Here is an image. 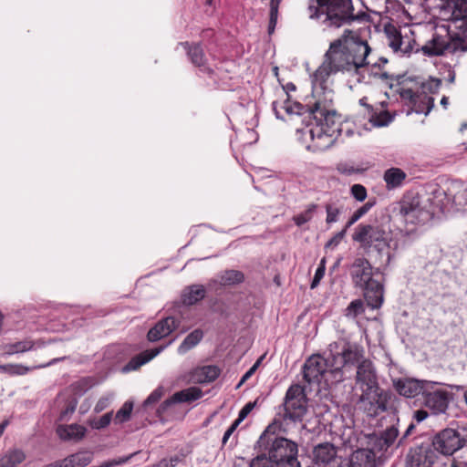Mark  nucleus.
Wrapping results in <instances>:
<instances>
[{"label":"nucleus","mask_w":467,"mask_h":467,"mask_svg":"<svg viewBox=\"0 0 467 467\" xmlns=\"http://www.w3.org/2000/svg\"><path fill=\"white\" fill-rule=\"evenodd\" d=\"M370 52L367 41L349 29L344 30L340 37L330 43L322 64L312 76L315 92H317V88H327L326 84L332 74L347 72L359 75L360 70L368 65L380 67L379 63L370 61Z\"/></svg>","instance_id":"1"},{"label":"nucleus","mask_w":467,"mask_h":467,"mask_svg":"<svg viewBox=\"0 0 467 467\" xmlns=\"http://www.w3.org/2000/svg\"><path fill=\"white\" fill-rule=\"evenodd\" d=\"M379 267L373 268L370 262L363 257H357L349 266V275L355 287L364 293L367 305L372 309L379 308L384 301V286L374 278L379 273Z\"/></svg>","instance_id":"2"},{"label":"nucleus","mask_w":467,"mask_h":467,"mask_svg":"<svg viewBox=\"0 0 467 467\" xmlns=\"http://www.w3.org/2000/svg\"><path fill=\"white\" fill-rule=\"evenodd\" d=\"M352 0H309V18L327 27L338 28L357 19Z\"/></svg>","instance_id":"3"},{"label":"nucleus","mask_w":467,"mask_h":467,"mask_svg":"<svg viewBox=\"0 0 467 467\" xmlns=\"http://www.w3.org/2000/svg\"><path fill=\"white\" fill-rule=\"evenodd\" d=\"M281 424V421L275 419L267 426L256 442V447L262 454H265L269 464L297 459V444L291 440L275 436L280 430Z\"/></svg>","instance_id":"4"},{"label":"nucleus","mask_w":467,"mask_h":467,"mask_svg":"<svg viewBox=\"0 0 467 467\" xmlns=\"http://www.w3.org/2000/svg\"><path fill=\"white\" fill-rule=\"evenodd\" d=\"M320 90L322 94H319L318 91L315 92L317 98L306 110L309 116L316 120V125L323 126L325 130L338 136L341 133V119L333 108L334 93L327 88Z\"/></svg>","instance_id":"5"},{"label":"nucleus","mask_w":467,"mask_h":467,"mask_svg":"<svg viewBox=\"0 0 467 467\" xmlns=\"http://www.w3.org/2000/svg\"><path fill=\"white\" fill-rule=\"evenodd\" d=\"M331 356V373L337 382L343 380L342 368L348 365L360 363L363 358L364 350L355 343L341 341L329 345Z\"/></svg>","instance_id":"6"},{"label":"nucleus","mask_w":467,"mask_h":467,"mask_svg":"<svg viewBox=\"0 0 467 467\" xmlns=\"http://www.w3.org/2000/svg\"><path fill=\"white\" fill-rule=\"evenodd\" d=\"M425 53L432 56H441L445 53L467 51V30L455 29L451 25L447 26L445 36L435 35L431 43L424 47Z\"/></svg>","instance_id":"7"},{"label":"nucleus","mask_w":467,"mask_h":467,"mask_svg":"<svg viewBox=\"0 0 467 467\" xmlns=\"http://www.w3.org/2000/svg\"><path fill=\"white\" fill-rule=\"evenodd\" d=\"M352 240L365 250L374 248L379 254L389 245L388 233L378 224H358L355 228Z\"/></svg>","instance_id":"8"},{"label":"nucleus","mask_w":467,"mask_h":467,"mask_svg":"<svg viewBox=\"0 0 467 467\" xmlns=\"http://www.w3.org/2000/svg\"><path fill=\"white\" fill-rule=\"evenodd\" d=\"M396 400L395 395L379 387L361 393L358 402L368 416L376 417L388 410H396Z\"/></svg>","instance_id":"9"},{"label":"nucleus","mask_w":467,"mask_h":467,"mask_svg":"<svg viewBox=\"0 0 467 467\" xmlns=\"http://www.w3.org/2000/svg\"><path fill=\"white\" fill-rule=\"evenodd\" d=\"M278 415L284 420H301L307 411L306 397L304 389L292 385L286 391L284 403L279 406Z\"/></svg>","instance_id":"10"},{"label":"nucleus","mask_w":467,"mask_h":467,"mask_svg":"<svg viewBox=\"0 0 467 467\" xmlns=\"http://www.w3.org/2000/svg\"><path fill=\"white\" fill-rule=\"evenodd\" d=\"M439 17L455 29L467 31V0H441Z\"/></svg>","instance_id":"11"},{"label":"nucleus","mask_w":467,"mask_h":467,"mask_svg":"<svg viewBox=\"0 0 467 467\" xmlns=\"http://www.w3.org/2000/svg\"><path fill=\"white\" fill-rule=\"evenodd\" d=\"M331 360L328 358L325 359L320 355H313L308 358L303 367L304 379L309 384L320 383L322 379L326 381L328 380V376L334 377L331 373V368L328 370L327 367H330Z\"/></svg>","instance_id":"12"},{"label":"nucleus","mask_w":467,"mask_h":467,"mask_svg":"<svg viewBox=\"0 0 467 467\" xmlns=\"http://www.w3.org/2000/svg\"><path fill=\"white\" fill-rule=\"evenodd\" d=\"M400 213L406 223L417 224L427 221L429 212L420 204V199L417 196L405 197L400 203Z\"/></svg>","instance_id":"13"},{"label":"nucleus","mask_w":467,"mask_h":467,"mask_svg":"<svg viewBox=\"0 0 467 467\" xmlns=\"http://www.w3.org/2000/svg\"><path fill=\"white\" fill-rule=\"evenodd\" d=\"M432 445L441 454L452 455L455 451L462 449L458 430L447 428L441 431L434 436Z\"/></svg>","instance_id":"14"},{"label":"nucleus","mask_w":467,"mask_h":467,"mask_svg":"<svg viewBox=\"0 0 467 467\" xmlns=\"http://www.w3.org/2000/svg\"><path fill=\"white\" fill-rule=\"evenodd\" d=\"M437 383L426 380H418L415 379H398L393 380V386L400 395L406 398H414L420 394L425 393L428 388L435 386Z\"/></svg>","instance_id":"15"},{"label":"nucleus","mask_w":467,"mask_h":467,"mask_svg":"<svg viewBox=\"0 0 467 467\" xmlns=\"http://www.w3.org/2000/svg\"><path fill=\"white\" fill-rule=\"evenodd\" d=\"M399 437V430L392 425L379 434H371L368 437V446L373 452H383L390 448Z\"/></svg>","instance_id":"16"},{"label":"nucleus","mask_w":467,"mask_h":467,"mask_svg":"<svg viewBox=\"0 0 467 467\" xmlns=\"http://www.w3.org/2000/svg\"><path fill=\"white\" fill-rule=\"evenodd\" d=\"M400 95L403 100L412 106L413 110L417 113L428 114L434 104V99L430 96H422L420 94L419 88L414 91L411 88H402L400 90Z\"/></svg>","instance_id":"17"},{"label":"nucleus","mask_w":467,"mask_h":467,"mask_svg":"<svg viewBox=\"0 0 467 467\" xmlns=\"http://www.w3.org/2000/svg\"><path fill=\"white\" fill-rule=\"evenodd\" d=\"M356 381L362 393L379 388L376 371L369 360H362L358 365Z\"/></svg>","instance_id":"18"},{"label":"nucleus","mask_w":467,"mask_h":467,"mask_svg":"<svg viewBox=\"0 0 467 467\" xmlns=\"http://www.w3.org/2000/svg\"><path fill=\"white\" fill-rule=\"evenodd\" d=\"M313 458L317 463L326 467L339 466L344 462V460L337 456L336 447L328 442L317 445L313 451Z\"/></svg>","instance_id":"19"},{"label":"nucleus","mask_w":467,"mask_h":467,"mask_svg":"<svg viewBox=\"0 0 467 467\" xmlns=\"http://www.w3.org/2000/svg\"><path fill=\"white\" fill-rule=\"evenodd\" d=\"M308 133L312 142L307 146V149L313 151H323L329 149L338 137L325 130V128L319 125L309 129Z\"/></svg>","instance_id":"20"},{"label":"nucleus","mask_w":467,"mask_h":467,"mask_svg":"<svg viewBox=\"0 0 467 467\" xmlns=\"http://www.w3.org/2000/svg\"><path fill=\"white\" fill-rule=\"evenodd\" d=\"M434 386L428 388L423 393L424 405L434 414L444 413L448 408V392L441 389H433Z\"/></svg>","instance_id":"21"},{"label":"nucleus","mask_w":467,"mask_h":467,"mask_svg":"<svg viewBox=\"0 0 467 467\" xmlns=\"http://www.w3.org/2000/svg\"><path fill=\"white\" fill-rule=\"evenodd\" d=\"M435 461V453L429 446L411 449L406 458L407 467H431Z\"/></svg>","instance_id":"22"},{"label":"nucleus","mask_w":467,"mask_h":467,"mask_svg":"<svg viewBox=\"0 0 467 467\" xmlns=\"http://www.w3.org/2000/svg\"><path fill=\"white\" fill-rule=\"evenodd\" d=\"M178 327V322L173 317H167L160 320L150 329L147 337L150 342H156L167 336Z\"/></svg>","instance_id":"23"},{"label":"nucleus","mask_w":467,"mask_h":467,"mask_svg":"<svg viewBox=\"0 0 467 467\" xmlns=\"http://www.w3.org/2000/svg\"><path fill=\"white\" fill-rule=\"evenodd\" d=\"M445 194L458 210L467 209V188L463 187L462 183L458 182H451Z\"/></svg>","instance_id":"24"},{"label":"nucleus","mask_w":467,"mask_h":467,"mask_svg":"<svg viewBox=\"0 0 467 467\" xmlns=\"http://www.w3.org/2000/svg\"><path fill=\"white\" fill-rule=\"evenodd\" d=\"M220 374L218 367L207 365L196 368L191 372L190 380L193 383H209L215 380Z\"/></svg>","instance_id":"25"},{"label":"nucleus","mask_w":467,"mask_h":467,"mask_svg":"<svg viewBox=\"0 0 467 467\" xmlns=\"http://www.w3.org/2000/svg\"><path fill=\"white\" fill-rule=\"evenodd\" d=\"M202 396V391L197 387H191L176 392L171 399L165 400L161 405V410H166L170 405L177 402H190L199 400Z\"/></svg>","instance_id":"26"},{"label":"nucleus","mask_w":467,"mask_h":467,"mask_svg":"<svg viewBox=\"0 0 467 467\" xmlns=\"http://www.w3.org/2000/svg\"><path fill=\"white\" fill-rule=\"evenodd\" d=\"M87 432V429L78 424L59 425L57 429V433L63 441H75L82 440Z\"/></svg>","instance_id":"27"},{"label":"nucleus","mask_w":467,"mask_h":467,"mask_svg":"<svg viewBox=\"0 0 467 467\" xmlns=\"http://www.w3.org/2000/svg\"><path fill=\"white\" fill-rule=\"evenodd\" d=\"M164 348L165 347H160L140 353L129 361V363L125 366L124 370L130 371L138 369L140 367L150 361L157 355H159L164 349Z\"/></svg>","instance_id":"28"},{"label":"nucleus","mask_w":467,"mask_h":467,"mask_svg":"<svg viewBox=\"0 0 467 467\" xmlns=\"http://www.w3.org/2000/svg\"><path fill=\"white\" fill-rule=\"evenodd\" d=\"M62 359L63 358H54L47 364L34 366V367H26V366H24L21 364H5V365H0V371L4 372V373H7L11 376L25 375L33 369L42 368L51 366Z\"/></svg>","instance_id":"29"},{"label":"nucleus","mask_w":467,"mask_h":467,"mask_svg":"<svg viewBox=\"0 0 467 467\" xmlns=\"http://www.w3.org/2000/svg\"><path fill=\"white\" fill-rule=\"evenodd\" d=\"M385 32L389 40V45L394 52L400 51L403 54L410 52V45L403 47L404 42L402 36L394 26H386Z\"/></svg>","instance_id":"30"},{"label":"nucleus","mask_w":467,"mask_h":467,"mask_svg":"<svg viewBox=\"0 0 467 467\" xmlns=\"http://www.w3.org/2000/svg\"><path fill=\"white\" fill-rule=\"evenodd\" d=\"M205 296V289L203 285H193L183 290L182 301L184 305L192 306Z\"/></svg>","instance_id":"31"},{"label":"nucleus","mask_w":467,"mask_h":467,"mask_svg":"<svg viewBox=\"0 0 467 467\" xmlns=\"http://www.w3.org/2000/svg\"><path fill=\"white\" fill-rule=\"evenodd\" d=\"M43 346L44 342L42 341L34 342L30 339H26L16 343L8 344L5 347V353L7 355H14L18 353H24L35 349L36 348H41Z\"/></svg>","instance_id":"32"},{"label":"nucleus","mask_w":467,"mask_h":467,"mask_svg":"<svg viewBox=\"0 0 467 467\" xmlns=\"http://www.w3.org/2000/svg\"><path fill=\"white\" fill-rule=\"evenodd\" d=\"M182 45L187 50V54L194 66L203 67L205 70L212 72V70L205 67L206 58L203 50L199 45L190 46L188 42L182 43Z\"/></svg>","instance_id":"33"},{"label":"nucleus","mask_w":467,"mask_h":467,"mask_svg":"<svg viewBox=\"0 0 467 467\" xmlns=\"http://www.w3.org/2000/svg\"><path fill=\"white\" fill-rule=\"evenodd\" d=\"M250 467H301L297 459L287 460L285 462L269 464L265 454H260L254 458L250 462Z\"/></svg>","instance_id":"34"},{"label":"nucleus","mask_w":467,"mask_h":467,"mask_svg":"<svg viewBox=\"0 0 467 467\" xmlns=\"http://www.w3.org/2000/svg\"><path fill=\"white\" fill-rule=\"evenodd\" d=\"M406 173L399 168L388 169L384 173V181L388 189H394L401 185Z\"/></svg>","instance_id":"35"},{"label":"nucleus","mask_w":467,"mask_h":467,"mask_svg":"<svg viewBox=\"0 0 467 467\" xmlns=\"http://www.w3.org/2000/svg\"><path fill=\"white\" fill-rule=\"evenodd\" d=\"M203 332L202 329H195L191 332L178 348V353L181 355L185 354L190 349L194 348L202 339Z\"/></svg>","instance_id":"36"},{"label":"nucleus","mask_w":467,"mask_h":467,"mask_svg":"<svg viewBox=\"0 0 467 467\" xmlns=\"http://www.w3.org/2000/svg\"><path fill=\"white\" fill-rule=\"evenodd\" d=\"M218 277L222 285H234L244 280V275L241 271L233 269L223 271Z\"/></svg>","instance_id":"37"},{"label":"nucleus","mask_w":467,"mask_h":467,"mask_svg":"<svg viewBox=\"0 0 467 467\" xmlns=\"http://www.w3.org/2000/svg\"><path fill=\"white\" fill-rule=\"evenodd\" d=\"M92 456L89 452L80 451L65 458L67 467H85L91 462Z\"/></svg>","instance_id":"38"},{"label":"nucleus","mask_w":467,"mask_h":467,"mask_svg":"<svg viewBox=\"0 0 467 467\" xmlns=\"http://www.w3.org/2000/svg\"><path fill=\"white\" fill-rule=\"evenodd\" d=\"M365 312L364 303L361 299H356L349 303L345 309V317L349 319H355L358 316Z\"/></svg>","instance_id":"39"},{"label":"nucleus","mask_w":467,"mask_h":467,"mask_svg":"<svg viewBox=\"0 0 467 467\" xmlns=\"http://www.w3.org/2000/svg\"><path fill=\"white\" fill-rule=\"evenodd\" d=\"M132 410H133V402L127 400L121 406V408L117 411L115 418H114V423L120 424V423L128 421L130 419Z\"/></svg>","instance_id":"40"},{"label":"nucleus","mask_w":467,"mask_h":467,"mask_svg":"<svg viewBox=\"0 0 467 467\" xmlns=\"http://www.w3.org/2000/svg\"><path fill=\"white\" fill-rule=\"evenodd\" d=\"M2 459L9 467H16L25 461L26 455L23 451L16 449L8 451Z\"/></svg>","instance_id":"41"},{"label":"nucleus","mask_w":467,"mask_h":467,"mask_svg":"<svg viewBox=\"0 0 467 467\" xmlns=\"http://www.w3.org/2000/svg\"><path fill=\"white\" fill-rule=\"evenodd\" d=\"M309 106H304L299 102H293L287 98L283 104L280 106L281 109H283L287 114H298L302 115L306 112L308 113L306 110Z\"/></svg>","instance_id":"42"},{"label":"nucleus","mask_w":467,"mask_h":467,"mask_svg":"<svg viewBox=\"0 0 467 467\" xmlns=\"http://www.w3.org/2000/svg\"><path fill=\"white\" fill-rule=\"evenodd\" d=\"M393 119V117L385 110L379 113H372L369 117V122L373 127H384L389 125Z\"/></svg>","instance_id":"43"},{"label":"nucleus","mask_w":467,"mask_h":467,"mask_svg":"<svg viewBox=\"0 0 467 467\" xmlns=\"http://www.w3.org/2000/svg\"><path fill=\"white\" fill-rule=\"evenodd\" d=\"M317 204L312 203L308 205L306 211L294 216L293 221L297 226L305 224L306 223L309 222L312 219L315 212L317 211Z\"/></svg>","instance_id":"44"},{"label":"nucleus","mask_w":467,"mask_h":467,"mask_svg":"<svg viewBox=\"0 0 467 467\" xmlns=\"http://www.w3.org/2000/svg\"><path fill=\"white\" fill-rule=\"evenodd\" d=\"M373 202H368L358 210H356L351 217L348 219L345 228L348 229L351 225L357 223L362 216H364L373 206Z\"/></svg>","instance_id":"45"},{"label":"nucleus","mask_w":467,"mask_h":467,"mask_svg":"<svg viewBox=\"0 0 467 467\" xmlns=\"http://www.w3.org/2000/svg\"><path fill=\"white\" fill-rule=\"evenodd\" d=\"M440 85L441 80L431 78L426 82L421 83L420 87L418 88L420 90V94H422V96H428V94L436 92Z\"/></svg>","instance_id":"46"},{"label":"nucleus","mask_w":467,"mask_h":467,"mask_svg":"<svg viewBox=\"0 0 467 467\" xmlns=\"http://www.w3.org/2000/svg\"><path fill=\"white\" fill-rule=\"evenodd\" d=\"M113 411L107 412L99 419H95L89 421L90 426L93 429L100 430L108 427L112 420Z\"/></svg>","instance_id":"47"},{"label":"nucleus","mask_w":467,"mask_h":467,"mask_svg":"<svg viewBox=\"0 0 467 467\" xmlns=\"http://www.w3.org/2000/svg\"><path fill=\"white\" fill-rule=\"evenodd\" d=\"M113 398H114L113 393H109L107 395L100 397L94 407V411L96 413H99V412L103 411L104 410H106L112 402Z\"/></svg>","instance_id":"48"},{"label":"nucleus","mask_w":467,"mask_h":467,"mask_svg":"<svg viewBox=\"0 0 467 467\" xmlns=\"http://www.w3.org/2000/svg\"><path fill=\"white\" fill-rule=\"evenodd\" d=\"M281 0H271L270 2V26H269V31L274 29L277 16H278V8L280 5Z\"/></svg>","instance_id":"49"},{"label":"nucleus","mask_w":467,"mask_h":467,"mask_svg":"<svg viewBox=\"0 0 467 467\" xmlns=\"http://www.w3.org/2000/svg\"><path fill=\"white\" fill-rule=\"evenodd\" d=\"M326 211H327V218H326L327 223H332L337 222L338 215L340 213V210L337 207H336L332 204H327Z\"/></svg>","instance_id":"50"},{"label":"nucleus","mask_w":467,"mask_h":467,"mask_svg":"<svg viewBox=\"0 0 467 467\" xmlns=\"http://www.w3.org/2000/svg\"><path fill=\"white\" fill-rule=\"evenodd\" d=\"M351 194L357 201L362 202L367 197V190L361 184H354L351 187Z\"/></svg>","instance_id":"51"},{"label":"nucleus","mask_w":467,"mask_h":467,"mask_svg":"<svg viewBox=\"0 0 467 467\" xmlns=\"http://www.w3.org/2000/svg\"><path fill=\"white\" fill-rule=\"evenodd\" d=\"M348 229L345 227L338 233H337L325 245L326 248H334L337 246L343 240L347 234Z\"/></svg>","instance_id":"52"},{"label":"nucleus","mask_w":467,"mask_h":467,"mask_svg":"<svg viewBox=\"0 0 467 467\" xmlns=\"http://www.w3.org/2000/svg\"><path fill=\"white\" fill-rule=\"evenodd\" d=\"M255 402H248L240 410L238 418L235 420L240 424L254 408Z\"/></svg>","instance_id":"53"},{"label":"nucleus","mask_w":467,"mask_h":467,"mask_svg":"<svg viewBox=\"0 0 467 467\" xmlns=\"http://www.w3.org/2000/svg\"><path fill=\"white\" fill-rule=\"evenodd\" d=\"M161 396H162V389L161 388L156 389L145 400L144 406H149V405H151V404L157 402L158 400H160Z\"/></svg>","instance_id":"54"},{"label":"nucleus","mask_w":467,"mask_h":467,"mask_svg":"<svg viewBox=\"0 0 467 467\" xmlns=\"http://www.w3.org/2000/svg\"><path fill=\"white\" fill-rule=\"evenodd\" d=\"M260 359L257 360L242 377L240 382L238 383L236 388H239L241 385H243L248 379H250L254 372L256 371L257 368L259 367Z\"/></svg>","instance_id":"55"},{"label":"nucleus","mask_w":467,"mask_h":467,"mask_svg":"<svg viewBox=\"0 0 467 467\" xmlns=\"http://www.w3.org/2000/svg\"><path fill=\"white\" fill-rule=\"evenodd\" d=\"M325 269H326L325 266L317 267V269L315 273L314 278L312 280L311 285H310L312 289L318 285L320 280L323 278V276L325 275Z\"/></svg>","instance_id":"56"},{"label":"nucleus","mask_w":467,"mask_h":467,"mask_svg":"<svg viewBox=\"0 0 467 467\" xmlns=\"http://www.w3.org/2000/svg\"><path fill=\"white\" fill-rule=\"evenodd\" d=\"M131 457H132V455H130V456L125 457V458H119V460L108 461V462H103L99 467H114V466H117V465L125 463Z\"/></svg>","instance_id":"57"},{"label":"nucleus","mask_w":467,"mask_h":467,"mask_svg":"<svg viewBox=\"0 0 467 467\" xmlns=\"http://www.w3.org/2000/svg\"><path fill=\"white\" fill-rule=\"evenodd\" d=\"M238 426H239L238 421L234 420L231 424V426L227 429V431L224 432L223 440H222V442L223 445L227 442V441L229 440L231 435L235 431V430L237 429Z\"/></svg>","instance_id":"58"},{"label":"nucleus","mask_w":467,"mask_h":467,"mask_svg":"<svg viewBox=\"0 0 467 467\" xmlns=\"http://www.w3.org/2000/svg\"><path fill=\"white\" fill-rule=\"evenodd\" d=\"M459 438L461 440L462 448L467 446V426L458 430Z\"/></svg>","instance_id":"59"},{"label":"nucleus","mask_w":467,"mask_h":467,"mask_svg":"<svg viewBox=\"0 0 467 467\" xmlns=\"http://www.w3.org/2000/svg\"><path fill=\"white\" fill-rule=\"evenodd\" d=\"M428 417V412L423 410H418L414 412V419L418 422L423 421Z\"/></svg>","instance_id":"60"},{"label":"nucleus","mask_w":467,"mask_h":467,"mask_svg":"<svg viewBox=\"0 0 467 467\" xmlns=\"http://www.w3.org/2000/svg\"><path fill=\"white\" fill-rule=\"evenodd\" d=\"M414 428H415V426H414V424H413V423H410V424L408 426V428H407V430H406L405 433H404V434H403V436L399 440L398 445H400V444L402 442V441L411 433V431L414 430Z\"/></svg>","instance_id":"61"},{"label":"nucleus","mask_w":467,"mask_h":467,"mask_svg":"<svg viewBox=\"0 0 467 467\" xmlns=\"http://www.w3.org/2000/svg\"><path fill=\"white\" fill-rule=\"evenodd\" d=\"M273 109H274V110H275V113L276 118H278V119H283V117L280 115V111H279V110H278V109H277V103H276V102H274V103H273Z\"/></svg>","instance_id":"62"},{"label":"nucleus","mask_w":467,"mask_h":467,"mask_svg":"<svg viewBox=\"0 0 467 467\" xmlns=\"http://www.w3.org/2000/svg\"><path fill=\"white\" fill-rule=\"evenodd\" d=\"M454 79H455V73L453 71H450L449 78H448L449 82L453 83Z\"/></svg>","instance_id":"63"},{"label":"nucleus","mask_w":467,"mask_h":467,"mask_svg":"<svg viewBox=\"0 0 467 467\" xmlns=\"http://www.w3.org/2000/svg\"><path fill=\"white\" fill-rule=\"evenodd\" d=\"M379 78L381 79V80H387L389 79V76L388 73L386 72H383V73H380Z\"/></svg>","instance_id":"64"}]
</instances>
